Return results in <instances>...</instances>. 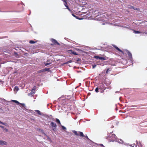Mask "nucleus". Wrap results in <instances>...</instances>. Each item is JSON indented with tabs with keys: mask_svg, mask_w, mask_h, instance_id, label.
Segmentation results:
<instances>
[{
	"mask_svg": "<svg viewBox=\"0 0 147 147\" xmlns=\"http://www.w3.org/2000/svg\"><path fill=\"white\" fill-rule=\"evenodd\" d=\"M11 101L18 105H21L20 107H22L23 109L25 110L27 112L28 111V110L26 109V105L24 104L20 103L18 101L16 100H12Z\"/></svg>",
	"mask_w": 147,
	"mask_h": 147,
	"instance_id": "obj_1",
	"label": "nucleus"
},
{
	"mask_svg": "<svg viewBox=\"0 0 147 147\" xmlns=\"http://www.w3.org/2000/svg\"><path fill=\"white\" fill-rule=\"evenodd\" d=\"M50 125L53 127V130L54 131H55L56 129V127H57L56 124L53 122H51Z\"/></svg>",
	"mask_w": 147,
	"mask_h": 147,
	"instance_id": "obj_2",
	"label": "nucleus"
},
{
	"mask_svg": "<svg viewBox=\"0 0 147 147\" xmlns=\"http://www.w3.org/2000/svg\"><path fill=\"white\" fill-rule=\"evenodd\" d=\"M126 52L127 53L129 57V58L130 60L131 61H133V59L132 58V55L130 52L127 50H126Z\"/></svg>",
	"mask_w": 147,
	"mask_h": 147,
	"instance_id": "obj_3",
	"label": "nucleus"
},
{
	"mask_svg": "<svg viewBox=\"0 0 147 147\" xmlns=\"http://www.w3.org/2000/svg\"><path fill=\"white\" fill-rule=\"evenodd\" d=\"M99 89L102 90H104L106 88L105 84L103 83L100 84L99 85Z\"/></svg>",
	"mask_w": 147,
	"mask_h": 147,
	"instance_id": "obj_4",
	"label": "nucleus"
},
{
	"mask_svg": "<svg viewBox=\"0 0 147 147\" xmlns=\"http://www.w3.org/2000/svg\"><path fill=\"white\" fill-rule=\"evenodd\" d=\"M94 57L96 59H99L102 60H106V58L104 57H100L97 56H95Z\"/></svg>",
	"mask_w": 147,
	"mask_h": 147,
	"instance_id": "obj_5",
	"label": "nucleus"
},
{
	"mask_svg": "<svg viewBox=\"0 0 147 147\" xmlns=\"http://www.w3.org/2000/svg\"><path fill=\"white\" fill-rule=\"evenodd\" d=\"M117 142L119 143H121L122 144H124L125 145H129V144H127V143H124V142L121 139H120L119 140H118L117 141ZM129 145L130 146H131V145Z\"/></svg>",
	"mask_w": 147,
	"mask_h": 147,
	"instance_id": "obj_6",
	"label": "nucleus"
},
{
	"mask_svg": "<svg viewBox=\"0 0 147 147\" xmlns=\"http://www.w3.org/2000/svg\"><path fill=\"white\" fill-rule=\"evenodd\" d=\"M78 132L80 133V136H82L83 137H85L87 139H88V140H89L88 137L87 136H85L82 132L81 131H79Z\"/></svg>",
	"mask_w": 147,
	"mask_h": 147,
	"instance_id": "obj_7",
	"label": "nucleus"
},
{
	"mask_svg": "<svg viewBox=\"0 0 147 147\" xmlns=\"http://www.w3.org/2000/svg\"><path fill=\"white\" fill-rule=\"evenodd\" d=\"M113 46L116 49H117V51H119L121 52L122 53H123V51H122L120 49H119L115 45H113Z\"/></svg>",
	"mask_w": 147,
	"mask_h": 147,
	"instance_id": "obj_8",
	"label": "nucleus"
},
{
	"mask_svg": "<svg viewBox=\"0 0 147 147\" xmlns=\"http://www.w3.org/2000/svg\"><path fill=\"white\" fill-rule=\"evenodd\" d=\"M52 41V42L54 44H57L58 45H60V44L55 39H52L51 40Z\"/></svg>",
	"mask_w": 147,
	"mask_h": 147,
	"instance_id": "obj_9",
	"label": "nucleus"
},
{
	"mask_svg": "<svg viewBox=\"0 0 147 147\" xmlns=\"http://www.w3.org/2000/svg\"><path fill=\"white\" fill-rule=\"evenodd\" d=\"M72 15L74 17H75L76 19L79 20H82L83 19L82 18H80L78 16L74 14H72Z\"/></svg>",
	"mask_w": 147,
	"mask_h": 147,
	"instance_id": "obj_10",
	"label": "nucleus"
},
{
	"mask_svg": "<svg viewBox=\"0 0 147 147\" xmlns=\"http://www.w3.org/2000/svg\"><path fill=\"white\" fill-rule=\"evenodd\" d=\"M0 123L4 125H5L6 126L9 127V125L6 123H3L1 121H0Z\"/></svg>",
	"mask_w": 147,
	"mask_h": 147,
	"instance_id": "obj_11",
	"label": "nucleus"
},
{
	"mask_svg": "<svg viewBox=\"0 0 147 147\" xmlns=\"http://www.w3.org/2000/svg\"><path fill=\"white\" fill-rule=\"evenodd\" d=\"M19 90L18 87L17 86H15L14 88V90L18 91Z\"/></svg>",
	"mask_w": 147,
	"mask_h": 147,
	"instance_id": "obj_12",
	"label": "nucleus"
},
{
	"mask_svg": "<svg viewBox=\"0 0 147 147\" xmlns=\"http://www.w3.org/2000/svg\"><path fill=\"white\" fill-rule=\"evenodd\" d=\"M64 4L65 6L66 7H68V6L67 5V2L66 0H64Z\"/></svg>",
	"mask_w": 147,
	"mask_h": 147,
	"instance_id": "obj_13",
	"label": "nucleus"
},
{
	"mask_svg": "<svg viewBox=\"0 0 147 147\" xmlns=\"http://www.w3.org/2000/svg\"><path fill=\"white\" fill-rule=\"evenodd\" d=\"M6 143L5 142L3 141L2 140H0V145L6 144H5Z\"/></svg>",
	"mask_w": 147,
	"mask_h": 147,
	"instance_id": "obj_14",
	"label": "nucleus"
},
{
	"mask_svg": "<svg viewBox=\"0 0 147 147\" xmlns=\"http://www.w3.org/2000/svg\"><path fill=\"white\" fill-rule=\"evenodd\" d=\"M56 122L57 123H58L59 124H60V125H61L60 121L58 119L56 118Z\"/></svg>",
	"mask_w": 147,
	"mask_h": 147,
	"instance_id": "obj_15",
	"label": "nucleus"
},
{
	"mask_svg": "<svg viewBox=\"0 0 147 147\" xmlns=\"http://www.w3.org/2000/svg\"><path fill=\"white\" fill-rule=\"evenodd\" d=\"M35 90L34 89H32L30 94L31 95H33L35 93Z\"/></svg>",
	"mask_w": 147,
	"mask_h": 147,
	"instance_id": "obj_16",
	"label": "nucleus"
},
{
	"mask_svg": "<svg viewBox=\"0 0 147 147\" xmlns=\"http://www.w3.org/2000/svg\"><path fill=\"white\" fill-rule=\"evenodd\" d=\"M72 62V60H70L67 61V62L64 63V64H68L69 63H71V62Z\"/></svg>",
	"mask_w": 147,
	"mask_h": 147,
	"instance_id": "obj_17",
	"label": "nucleus"
},
{
	"mask_svg": "<svg viewBox=\"0 0 147 147\" xmlns=\"http://www.w3.org/2000/svg\"><path fill=\"white\" fill-rule=\"evenodd\" d=\"M45 71H44V69H41L38 71V73H41V72H44Z\"/></svg>",
	"mask_w": 147,
	"mask_h": 147,
	"instance_id": "obj_18",
	"label": "nucleus"
},
{
	"mask_svg": "<svg viewBox=\"0 0 147 147\" xmlns=\"http://www.w3.org/2000/svg\"><path fill=\"white\" fill-rule=\"evenodd\" d=\"M35 111L37 113L40 115H41V113L39 111V110H35Z\"/></svg>",
	"mask_w": 147,
	"mask_h": 147,
	"instance_id": "obj_19",
	"label": "nucleus"
},
{
	"mask_svg": "<svg viewBox=\"0 0 147 147\" xmlns=\"http://www.w3.org/2000/svg\"><path fill=\"white\" fill-rule=\"evenodd\" d=\"M61 125V126L62 129L65 131H66V127H64V126L62 125Z\"/></svg>",
	"mask_w": 147,
	"mask_h": 147,
	"instance_id": "obj_20",
	"label": "nucleus"
},
{
	"mask_svg": "<svg viewBox=\"0 0 147 147\" xmlns=\"http://www.w3.org/2000/svg\"><path fill=\"white\" fill-rule=\"evenodd\" d=\"M133 32L135 34H138L141 33L140 32L138 31H136L135 30H134Z\"/></svg>",
	"mask_w": 147,
	"mask_h": 147,
	"instance_id": "obj_21",
	"label": "nucleus"
},
{
	"mask_svg": "<svg viewBox=\"0 0 147 147\" xmlns=\"http://www.w3.org/2000/svg\"><path fill=\"white\" fill-rule=\"evenodd\" d=\"M44 69V70L45 72L46 71H49V70H50V68H45Z\"/></svg>",
	"mask_w": 147,
	"mask_h": 147,
	"instance_id": "obj_22",
	"label": "nucleus"
},
{
	"mask_svg": "<svg viewBox=\"0 0 147 147\" xmlns=\"http://www.w3.org/2000/svg\"><path fill=\"white\" fill-rule=\"evenodd\" d=\"M73 133L75 134V135L76 136H79V135L78 134L77 131L75 130H73Z\"/></svg>",
	"mask_w": 147,
	"mask_h": 147,
	"instance_id": "obj_23",
	"label": "nucleus"
},
{
	"mask_svg": "<svg viewBox=\"0 0 147 147\" xmlns=\"http://www.w3.org/2000/svg\"><path fill=\"white\" fill-rule=\"evenodd\" d=\"M73 51L71 50H69L68 51V52L71 54H73Z\"/></svg>",
	"mask_w": 147,
	"mask_h": 147,
	"instance_id": "obj_24",
	"label": "nucleus"
},
{
	"mask_svg": "<svg viewBox=\"0 0 147 147\" xmlns=\"http://www.w3.org/2000/svg\"><path fill=\"white\" fill-rule=\"evenodd\" d=\"M29 43L31 44H33L36 43V42H35L33 40H31L29 41Z\"/></svg>",
	"mask_w": 147,
	"mask_h": 147,
	"instance_id": "obj_25",
	"label": "nucleus"
},
{
	"mask_svg": "<svg viewBox=\"0 0 147 147\" xmlns=\"http://www.w3.org/2000/svg\"><path fill=\"white\" fill-rule=\"evenodd\" d=\"M99 89V88L97 87L95 89V91L96 92H98V90Z\"/></svg>",
	"mask_w": 147,
	"mask_h": 147,
	"instance_id": "obj_26",
	"label": "nucleus"
},
{
	"mask_svg": "<svg viewBox=\"0 0 147 147\" xmlns=\"http://www.w3.org/2000/svg\"><path fill=\"white\" fill-rule=\"evenodd\" d=\"M133 7L134 6L131 5L128 6V8L129 9H133Z\"/></svg>",
	"mask_w": 147,
	"mask_h": 147,
	"instance_id": "obj_27",
	"label": "nucleus"
},
{
	"mask_svg": "<svg viewBox=\"0 0 147 147\" xmlns=\"http://www.w3.org/2000/svg\"><path fill=\"white\" fill-rule=\"evenodd\" d=\"M51 63H44V64H45V66H47L48 65H50V64H51Z\"/></svg>",
	"mask_w": 147,
	"mask_h": 147,
	"instance_id": "obj_28",
	"label": "nucleus"
},
{
	"mask_svg": "<svg viewBox=\"0 0 147 147\" xmlns=\"http://www.w3.org/2000/svg\"><path fill=\"white\" fill-rule=\"evenodd\" d=\"M133 9L135 10H139V8H137L135 7H134Z\"/></svg>",
	"mask_w": 147,
	"mask_h": 147,
	"instance_id": "obj_29",
	"label": "nucleus"
},
{
	"mask_svg": "<svg viewBox=\"0 0 147 147\" xmlns=\"http://www.w3.org/2000/svg\"><path fill=\"white\" fill-rule=\"evenodd\" d=\"M73 54H74V55H77L78 54H77L76 52L73 51Z\"/></svg>",
	"mask_w": 147,
	"mask_h": 147,
	"instance_id": "obj_30",
	"label": "nucleus"
},
{
	"mask_svg": "<svg viewBox=\"0 0 147 147\" xmlns=\"http://www.w3.org/2000/svg\"><path fill=\"white\" fill-rule=\"evenodd\" d=\"M112 136H113L114 137V138H116V137H117L115 135V134H112Z\"/></svg>",
	"mask_w": 147,
	"mask_h": 147,
	"instance_id": "obj_31",
	"label": "nucleus"
},
{
	"mask_svg": "<svg viewBox=\"0 0 147 147\" xmlns=\"http://www.w3.org/2000/svg\"><path fill=\"white\" fill-rule=\"evenodd\" d=\"M110 71V70L109 69H107V70L106 71V73H108V72H109Z\"/></svg>",
	"mask_w": 147,
	"mask_h": 147,
	"instance_id": "obj_32",
	"label": "nucleus"
},
{
	"mask_svg": "<svg viewBox=\"0 0 147 147\" xmlns=\"http://www.w3.org/2000/svg\"><path fill=\"white\" fill-rule=\"evenodd\" d=\"M3 130L6 132H7L8 131V129L6 128H4Z\"/></svg>",
	"mask_w": 147,
	"mask_h": 147,
	"instance_id": "obj_33",
	"label": "nucleus"
},
{
	"mask_svg": "<svg viewBox=\"0 0 147 147\" xmlns=\"http://www.w3.org/2000/svg\"><path fill=\"white\" fill-rule=\"evenodd\" d=\"M96 66V65H92V68H94Z\"/></svg>",
	"mask_w": 147,
	"mask_h": 147,
	"instance_id": "obj_34",
	"label": "nucleus"
},
{
	"mask_svg": "<svg viewBox=\"0 0 147 147\" xmlns=\"http://www.w3.org/2000/svg\"><path fill=\"white\" fill-rule=\"evenodd\" d=\"M137 144L139 146H140H140L141 145V143H140V142H139L138 143H137Z\"/></svg>",
	"mask_w": 147,
	"mask_h": 147,
	"instance_id": "obj_35",
	"label": "nucleus"
},
{
	"mask_svg": "<svg viewBox=\"0 0 147 147\" xmlns=\"http://www.w3.org/2000/svg\"><path fill=\"white\" fill-rule=\"evenodd\" d=\"M123 27L125 28H128L129 27V26H124Z\"/></svg>",
	"mask_w": 147,
	"mask_h": 147,
	"instance_id": "obj_36",
	"label": "nucleus"
},
{
	"mask_svg": "<svg viewBox=\"0 0 147 147\" xmlns=\"http://www.w3.org/2000/svg\"><path fill=\"white\" fill-rule=\"evenodd\" d=\"M0 127H1L2 128H3V129H4V127L0 125Z\"/></svg>",
	"mask_w": 147,
	"mask_h": 147,
	"instance_id": "obj_37",
	"label": "nucleus"
},
{
	"mask_svg": "<svg viewBox=\"0 0 147 147\" xmlns=\"http://www.w3.org/2000/svg\"><path fill=\"white\" fill-rule=\"evenodd\" d=\"M47 139L48 140H50V138L48 136H47Z\"/></svg>",
	"mask_w": 147,
	"mask_h": 147,
	"instance_id": "obj_38",
	"label": "nucleus"
},
{
	"mask_svg": "<svg viewBox=\"0 0 147 147\" xmlns=\"http://www.w3.org/2000/svg\"><path fill=\"white\" fill-rule=\"evenodd\" d=\"M100 146H103V147H105V146L103 145L102 144H100Z\"/></svg>",
	"mask_w": 147,
	"mask_h": 147,
	"instance_id": "obj_39",
	"label": "nucleus"
},
{
	"mask_svg": "<svg viewBox=\"0 0 147 147\" xmlns=\"http://www.w3.org/2000/svg\"><path fill=\"white\" fill-rule=\"evenodd\" d=\"M14 54H15V55H17V54H18L17 53V52H15L14 53Z\"/></svg>",
	"mask_w": 147,
	"mask_h": 147,
	"instance_id": "obj_40",
	"label": "nucleus"
},
{
	"mask_svg": "<svg viewBox=\"0 0 147 147\" xmlns=\"http://www.w3.org/2000/svg\"><path fill=\"white\" fill-rule=\"evenodd\" d=\"M144 34H146L147 35V32H144V33H143Z\"/></svg>",
	"mask_w": 147,
	"mask_h": 147,
	"instance_id": "obj_41",
	"label": "nucleus"
},
{
	"mask_svg": "<svg viewBox=\"0 0 147 147\" xmlns=\"http://www.w3.org/2000/svg\"><path fill=\"white\" fill-rule=\"evenodd\" d=\"M35 88H36V86H35L33 87L32 89H34L35 90Z\"/></svg>",
	"mask_w": 147,
	"mask_h": 147,
	"instance_id": "obj_42",
	"label": "nucleus"
},
{
	"mask_svg": "<svg viewBox=\"0 0 147 147\" xmlns=\"http://www.w3.org/2000/svg\"><path fill=\"white\" fill-rule=\"evenodd\" d=\"M2 82V84L3 83V82L2 81H1V80H0V82Z\"/></svg>",
	"mask_w": 147,
	"mask_h": 147,
	"instance_id": "obj_43",
	"label": "nucleus"
},
{
	"mask_svg": "<svg viewBox=\"0 0 147 147\" xmlns=\"http://www.w3.org/2000/svg\"><path fill=\"white\" fill-rule=\"evenodd\" d=\"M67 8L68 10H69V11H70V9H69V7H67Z\"/></svg>",
	"mask_w": 147,
	"mask_h": 147,
	"instance_id": "obj_44",
	"label": "nucleus"
},
{
	"mask_svg": "<svg viewBox=\"0 0 147 147\" xmlns=\"http://www.w3.org/2000/svg\"><path fill=\"white\" fill-rule=\"evenodd\" d=\"M67 8L68 10H69V11H70V9H69V7H67Z\"/></svg>",
	"mask_w": 147,
	"mask_h": 147,
	"instance_id": "obj_45",
	"label": "nucleus"
},
{
	"mask_svg": "<svg viewBox=\"0 0 147 147\" xmlns=\"http://www.w3.org/2000/svg\"><path fill=\"white\" fill-rule=\"evenodd\" d=\"M80 60V59L79 58L77 60V61H79Z\"/></svg>",
	"mask_w": 147,
	"mask_h": 147,
	"instance_id": "obj_46",
	"label": "nucleus"
},
{
	"mask_svg": "<svg viewBox=\"0 0 147 147\" xmlns=\"http://www.w3.org/2000/svg\"><path fill=\"white\" fill-rule=\"evenodd\" d=\"M114 127V126L113 125H112V126H111V128H113V127Z\"/></svg>",
	"mask_w": 147,
	"mask_h": 147,
	"instance_id": "obj_47",
	"label": "nucleus"
},
{
	"mask_svg": "<svg viewBox=\"0 0 147 147\" xmlns=\"http://www.w3.org/2000/svg\"><path fill=\"white\" fill-rule=\"evenodd\" d=\"M104 90H103V91H102L101 92V93H102V92H104Z\"/></svg>",
	"mask_w": 147,
	"mask_h": 147,
	"instance_id": "obj_48",
	"label": "nucleus"
},
{
	"mask_svg": "<svg viewBox=\"0 0 147 147\" xmlns=\"http://www.w3.org/2000/svg\"><path fill=\"white\" fill-rule=\"evenodd\" d=\"M61 1H64V0H61Z\"/></svg>",
	"mask_w": 147,
	"mask_h": 147,
	"instance_id": "obj_49",
	"label": "nucleus"
}]
</instances>
